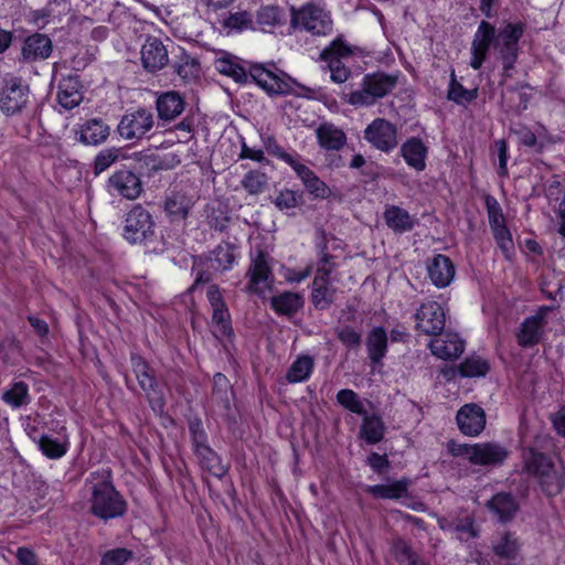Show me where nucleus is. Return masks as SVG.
I'll return each instance as SVG.
<instances>
[{"instance_id":"nucleus-1","label":"nucleus","mask_w":565,"mask_h":565,"mask_svg":"<svg viewBox=\"0 0 565 565\" xmlns=\"http://www.w3.org/2000/svg\"><path fill=\"white\" fill-rule=\"evenodd\" d=\"M523 34L524 25L521 22H509L497 31L494 25L482 20L471 42L470 66L473 70H480L488 57L490 49L493 47L502 62L503 81L511 77V72L519 57V42Z\"/></svg>"},{"instance_id":"nucleus-2","label":"nucleus","mask_w":565,"mask_h":565,"mask_svg":"<svg viewBox=\"0 0 565 565\" xmlns=\"http://www.w3.org/2000/svg\"><path fill=\"white\" fill-rule=\"evenodd\" d=\"M523 472L539 483L548 497L559 494L565 487V472L555 467L554 460L546 454L532 447L522 450Z\"/></svg>"},{"instance_id":"nucleus-3","label":"nucleus","mask_w":565,"mask_h":565,"mask_svg":"<svg viewBox=\"0 0 565 565\" xmlns=\"http://www.w3.org/2000/svg\"><path fill=\"white\" fill-rule=\"evenodd\" d=\"M448 449L455 457H463L472 465L484 467L501 466L510 454L507 447L493 441L472 445L450 441Z\"/></svg>"},{"instance_id":"nucleus-4","label":"nucleus","mask_w":565,"mask_h":565,"mask_svg":"<svg viewBox=\"0 0 565 565\" xmlns=\"http://www.w3.org/2000/svg\"><path fill=\"white\" fill-rule=\"evenodd\" d=\"M89 503L90 513L104 521L120 518L127 511L126 500L110 480L93 484Z\"/></svg>"},{"instance_id":"nucleus-5","label":"nucleus","mask_w":565,"mask_h":565,"mask_svg":"<svg viewBox=\"0 0 565 565\" xmlns=\"http://www.w3.org/2000/svg\"><path fill=\"white\" fill-rule=\"evenodd\" d=\"M397 84V77L385 73L364 76L361 88L349 94L348 102L353 106H371L377 99L391 93Z\"/></svg>"},{"instance_id":"nucleus-6","label":"nucleus","mask_w":565,"mask_h":565,"mask_svg":"<svg viewBox=\"0 0 565 565\" xmlns=\"http://www.w3.org/2000/svg\"><path fill=\"white\" fill-rule=\"evenodd\" d=\"M290 25L305 30L313 35H326L332 30L329 13L320 6L309 2L296 9L291 7Z\"/></svg>"},{"instance_id":"nucleus-7","label":"nucleus","mask_w":565,"mask_h":565,"mask_svg":"<svg viewBox=\"0 0 565 565\" xmlns=\"http://www.w3.org/2000/svg\"><path fill=\"white\" fill-rule=\"evenodd\" d=\"M154 115L148 108H138L127 111L120 119L117 131L127 141H139L146 137L154 127Z\"/></svg>"},{"instance_id":"nucleus-8","label":"nucleus","mask_w":565,"mask_h":565,"mask_svg":"<svg viewBox=\"0 0 565 565\" xmlns=\"http://www.w3.org/2000/svg\"><path fill=\"white\" fill-rule=\"evenodd\" d=\"M154 234V221L148 210L135 205L126 215L122 235L131 244H140Z\"/></svg>"},{"instance_id":"nucleus-9","label":"nucleus","mask_w":565,"mask_h":565,"mask_svg":"<svg viewBox=\"0 0 565 565\" xmlns=\"http://www.w3.org/2000/svg\"><path fill=\"white\" fill-rule=\"evenodd\" d=\"M248 75L270 96L288 95L294 90V81L287 74H277L262 64L252 65Z\"/></svg>"},{"instance_id":"nucleus-10","label":"nucleus","mask_w":565,"mask_h":565,"mask_svg":"<svg viewBox=\"0 0 565 565\" xmlns=\"http://www.w3.org/2000/svg\"><path fill=\"white\" fill-rule=\"evenodd\" d=\"M415 329L427 335H439L446 324L443 306L434 300L423 302L414 315Z\"/></svg>"},{"instance_id":"nucleus-11","label":"nucleus","mask_w":565,"mask_h":565,"mask_svg":"<svg viewBox=\"0 0 565 565\" xmlns=\"http://www.w3.org/2000/svg\"><path fill=\"white\" fill-rule=\"evenodd\" d=\"M364 139L375 149L388 153L398 145L397 127L384 118H376L364 130Z\"/></svg>"},{"instance_id":"nucleus-12","label":"nucleus","mask_w":565,"mask_h":565,"mask_svg":"<svg viewBox=\"0 0 565 565\" xmlns=\"http://www.w3.org/2000/svg\"><path fill=\"white\" fill-rule=\"evenodd\" d=\"M130 362L138 384L145 392L149 403L151 404V407L153 409L157 407L162 408L163 401L162 397L159 396L154 371L145 361V359L138 354H131Z\"/></svg>"},{"instance_id":"nucleus-13","label":"nucleus","mask_w":565,"mask_h":565,"mask_svg":"<svg viewBox=\"0 0 565 565\" xmlns=\"http://www.w3.org/2000/svg\"><path fill=\"white\" fill-rule=\"evenodd\" d=\"M456 423L462 435L478 437L486 428V412L478 404H465L457 412Z\"/></svg>"},{"instance_id":"nucleus-14","label":"nucleus","mask_w":565,"mask_h":565,"mask_svg":"<svg viewBox=\"0 0 565 565\" xmlns=\"http://www.w3.org/2000/svg\"><path fill=\"white\" fill-rule=\"evenodd\" d=\"M108 189L111 194L122 196L127 200H135L142 191V183L136 173L130 170L121 169L110 175Z\"/></svg>"},{"instance_id":"nucleus-15","label":"nucleus","mask_w":565,"mask_h":565,"mask_svg":"<svg viewBox=\"0 0 565 565\" xmlns=\"http://www.w3.org/2000/svg\"><path fill=\"white\" fill-rule=\"evenodd\" d=\"M29 99V86L21 81L11 79L0 93V108L7 115L20 113Z\"/></svg>"},{"instance_id":"nucleus-16","label":"nucleus","mask_w":565,"mask_h":565,"mask_svg":"<svg viewBox=\"0 0 565 565\" xmlns=\"http://www.w3.org/2000/svg\"><path fill=\"white\" fill-rule=\"evenodd\" d=\"M246 276L249 279L247 288L253 292H263L269 286L273 274L267 262V254L263 249H257L252 255Z\"/></svg>"},{"instance_id":"nucleus-17","label":"nucleus","mask_w":565,"mask_h":565,"mask_svg":"<svg viewBox=\"0 0 565 565\" xmlns=\"http://www.w3.org/2000/svg\"><path fill=\"white\" fill-rule=\"evenodd\" d=\"M142 67L151 73L162 70L169 62L168 50L156 36H148L141 46Z\"/></svg>"},{"instance_id":"nucleus-18","label":"nucleus","mask_w":565,"mask_h":565,"mask_svg":"<svg viewBox=\"0 0 565 565\" xmlns=\"http://www.w3.org/2000/svg\"><path fill=\"white\" fill-rule=\"evenodd\" d=\"M455 274L456 267L452 260L444 254H437L427 262V276L437 288L449 286L455 278Z\"/></svg>"},{"instance_id":"nucleus-19","label":"nucleus","mask_w":565,"mask_h":565,"mask_svg":"<svg viewBox=\"0 0 565 565\" xmlns=\"http://www.w3.org/2000/svg\"><path fill=\"white\" fill-rule=\"evenodd\" d=\"M350 50L340 41L332 42L321 52V60L329 63L331 79L335 83H344L349 76V70L342 64L340 57L348 56Z\"/></svg>"},{"instance_id":"nucleus-20","label":"nucleus","mask_w":565,"mask_h":565,"mask_svg":"<svg viewBox=\"0 0 565 565\" xmlns=\"http://www.w3.org/2000/svg\"><path fill=\"white\" fill-rule=\"evenodd\" d=\"M198 201L193 191L179 190L171 192L164 202V210L172 221L185 220Z\"/></svg>"},{"instance_id":"nucleus-21","label":"nucleus","mask_w":565,"mask_h":565,"mask_svg":"<svg viewBox=\"0 0 565 565\" xmlns=\"http://www.w3.org/2000/svg\"><path fill=\"white\" fill-rule=\"evenodd\" d=\"M185 107L183 96L175 90H168L157 94L156 109L159 119L163 121H172L180 116Z\"/></svg>"},{"instance_id":"nucleus-22","label":"nucleus","mask_w":565,"mask_h":565,"mask_svg":"<svg viewBox=\"0 0 565 565\" xmlns=\"http://www.w3.org/2000/svg\"><path fill=\"white\" fill-rule=\"evenodd\" d=\"M399 153L406 164L417 172L426 169L428 147L418 137H411L399 148Z\"/></svg>"},{"instance_id":"nucleus-23","label":"nucleus","mask_w":565,"mask_h":565,"mask_svg":"<svg viewBox=\"0 0 565 565\" xmlns=\"http://www.w3.org/2000/svg\"><path fill=\"white\" fill-rule=\"evenodd\" d=\"M429 349L434 355L443 360H454L465 350L463 341L456 333H446L444 337L433 339Z\"/></svg>"},{"instance_id":"nucleus-24","label":"nucleus","mask_w":565,"mask_h":565,"mask_svg":"<svg viewBox=\"0 0 565 565\" xmlns=\"http://www.w3.org/2000/svg\"><path fill=\"white\" fill-rule=\"evenodd\" d=\"M83 100V86L77 75L63 77L58 85L57 102L65 109H73Z\"/></svg>"},{"instance_id":"nucleus-25","label":"nucleus","mask_w":565,"mask_h":565,"mask_svg":"<svg viewBox=\"0 0 565 565\" xmlns=\"http://www.w3.org/2000/svg\"><path fill=\"white\" fill-rule=\"evenodd\" d=\"M109 126L102 119L86 120L76 130L77 140L87 146H97L106 141L109 136Z\"/></svg>"},{"instance_id":"nucleus-26","label":"nucleus","mask_w":565,"mask_h":565,"mask_svg":"<svg viewBox=\"0 0 565 565\" xmlns=\"http://www.w3.org/2000/svg\"><path fill=\"white\" fill-rule=\"evenodd\" d=\"M52 41L47 35L35 33L24 41L22 55L30 61L45 60L52 53Z\"/></svg>"},{"instance_id":"nucleus-27","label":"nucleus","mask_w":565,"mask_h":565,"mask_svg":"<svg viewBox=\"0 0 565 565\" xmlns=\"http://www.w3.org/2000/svg\"><path fill=\"white\" fill-rule=\"evenodd\" d=\"M487 508L494 513L502 523L511 521L519 510L514 497L507 492H500L493 495L492 499L488 501Z\"/></svg>"},{"instance_id":"nucleus-28","label":"nucleus","mask_w":565,"mask_h":565,"mask_svg":"<svg viewBox=\"0 0 565 565\" xmlns=\"http://www.w3.org/2000/svg\"><path fill=\"white\" fill-rule=\"evenodd\" d=\"M387 333L383 327L373 328L366 337L365 345L373 365L382 363L387 352Z\"/></svg>"},{"instance_id":"nucleus-29","label":"nucleus","mask_w":565,"mask_h":565,"mask_svg":"<svg viewBox=\"0 0 565 565\" xmlns=\"http://www.w3.org/2000/svg\"><path fill=\"white\" fill-rule=\"evenodd\" d=\"M335 288L330 278L315 276L312 281L311 301L316 309L324 310L334 301Z\"/></svg>"},{"instance_id":"nucleus-30","label":"nucleus","mask_w":565,"mask_h":565,"mask_svg":"<svg viewBox=\"0 0 565 565\" xmlns=\"http://www.w3.org/2000/svg\"><path fill=\"white\" fill-rule=\"evenodd\" d=\"M391 552L398 565H427L403 537L397 536L392 540Z\"/></svg>"},{"instance_id":"nucleus-31","label":"nucleus","mask_w":565,"mask_h":565,"mask_svg":"<svg viewBox=\"0 0 565 565\" xmlns=\"http://www.w3.org/2000/svg\"><path fill=\"white\" fill-rule=\"evenodd\" d=\"M386 225L396 233L412 231L415 226L414 217L404 209L391 205L384 212Z\"/></svg>"},{"instance_id":"nucleus-32","label":"nucleus","mask_w":565,"mask_h":565,"mask_svg":"<svg viewBox=\"0 0 565 565\" xmlns=\"http://www.w3.org/2000/svg\"><path fill=\"white\" fill-rule=\"evenodd\" d=\"M214 67L221 74L232 77L237 83H246L248 75L239 64L238 58L230 53H224L214 62Z\"/></svg>"},{"instance_id":"nucleus-33","label":"nucleus","mask_w":565,"mask_h":565,"mask_svg":"<svg viewBox=\"0 0 565 565\" xmlns=\"http://www.w3.org/2000/svg\"><path fill=\"white\" fill-rule=\"evenodd\" d=\"M319 145L328 150H339L347 141L345 134L332 124H322L317 130Z\"/></svg>"},{"instance_id":"nucleus-34","label":"nucleus","mask_w":565,"mask_h":565,"mask_svg":"<svg viewBox=\"0 0 565 565\" xmlns=\"http://www.w3.org/2000/svg\"><path fill=\"white\" fill-rule=\"evenodd\" d=\"M65 430L63 426L61 428L60 438H53L49 435H42L38 441L39 448L42 454L50 459H60L62 458L68 450V437L66 435H62V431Z\"/></svg>"},{"instance_id":"nucleus-35","label":"nucleus","mask_w":565,"mask_h":565,"mask_svg":"<svg viewBox=\"0 0 565 565\" xmlns=\"http://www.w3.org/2000/svg\"><path fill=\"white\" fill-rule=\"evenodd\" d=\"M174 73L184 82H191L200 77L201 67L198 60L182 51L172 62Z\"/></svg>"},{"instance_id":"nucleus-36","label":"nucleus","mask_w":565,"mask_h":565,"mask_svg":"<svg viewBox=\"0 0 565 565\" xmlns=\"http://www.w3.org/2000/svg\"><path fill=\"white\" fill-rule=\"evenodd\" d=\"M1 399L13 409L29 405L31 403L29 385L23 381L13 382L10 387L2 393Z\"/></svg>"},{"instance_id":"nucleus-37","label":"nucleus","mask_w":565,"mask_h":565,"mask_svg":"<svg viewBox=\"0 0 565 565\" xmlns=\"http://www.w3.org/2000/svg\"><path fill=\"white\" fill-rule=\"evenodd\" d=\"M542 321V316H532L522 322L518 333V343L521 347H532L539 342L541 337Z\"/></svg>"},{"instance_id":"nucleus-38","label":"nucleus","mask_w":565,"mask_h":565,"mask_svg":"<svg viewBox=\"0 0 565 565\" xmlns=\"http://www.w3.org/2000/svg\"><path fill=\"white\" fill-rule=\"evenodd\" d=\"M270 303L271 308L278 315L291 316L302 308L303 300L299 294L285 291L280 295L274 296Z\"/></svg>"},{"instance_id":"nucleus-39","label":"nucleus","mask_w":565,"mask_h":565,"mask_svg":"<svg viewBox=\"0 0 565 565\" xmlns=\"http://www.w3.org/2000/svg\"><path fill=\"white\" fill-rule=\"evenodd\" d=\"M363 416V422L360 430V436L370 445H374L380 443L385 433V426L381 417L375 415H367V413Z\"/></svg>"},{"instance_id":"nucleus-40","label":"nucleus","mask_w":565,"mask_h":565,"mask_svg":"<svg viewBox=\"0 0 565 565\" xmlns=\"http://www.w3.org/2000/svg\"><path fill=\"white\" fill-rule=\"evenodd\" d=\"M194 454L200 466L211 475L222 478L226 473V468L222 463L221 458L210 446L198 449Z\"/></svg>"},{"instance_id":"nucleus-41","label":"nucleus","mask_w":565,"mask_h":565,"mask_svg":"<svg viewBox=\"0 0 565 565\" xmlns=\"http://www.w3.org/2000/svg\"><path fill=\"white\" fill-rule=\"evenodd\" d=\"M408 481L398 480L390 484L369 486L367 492L377 499H399L407 493Z\"/></svg>"},{"instance_id":"nucleus-42","label":"nucleus","mask_w":565,"mask_h":565,"mask_svg":"<svg viewBox=\"0 0 565 565\" xmlns=\"http://www.w3.org/2000/svg\"><path fill=\"white\" fill-rule=\"evenodd\" d=\"M212 323L216 338L231 340L234 337L231 316L226 306L213 309Z\"/></svg>"},{"instance_id":"nucleus-43","label":"nucleus","mask_w":565,"mask_h":565,"mask_svg":"<svg viewBox=\"0 0 565 565\" xmlns=\"http://www.w3.org/2000/svg\"><path fill=\"white\" fill-rule=\"evenodd\" d=\"M268 182L267 173L255 169L244 174L241 185L249 195H259L267 189Z\"/></svg>"},{"instance_id":"nucleus-44","label":"nucleus","mask_w":565,"mask_h":565,"mask_svg":"<svg viewBox=\"0 0 565 565\" xmlns=\"http://www.w3.org/2000/svg\"><path fill=\"white\" fill-rule=\"evenodd\" d=\"M312 369V358L309 355H301L290 365L286 379L289 383L303 382L309 379Z\"/></svg>"},{"instance_id":"nucleus-45","label":"nucleus","mask_w":565,"mask_h":565,"mask_svg":"<svg viewBox=\"0 0 565 565\" xmlns=\"http://www.w3.org/2000/svg\"><path fill=\"white\" fill-rule=\"evenodd\" d=\"M126 159L121 148H106L98 152L94 160V174L98 175L119 160Z\"/></svg>"},{"instance_id":"nucleus-46","label":"nucleus","mask_w":565,"mask_h":565,"mask_svg":"<svg viewBox=\"0 0 565 565\" xmlns=\"http://www.w3.org/2000/svg\"><path fill=\"white\" fill-rule=\"evenodd\" d=\"M449 100L455 102L458 105H465L471 103L478 97V89H467L457 79L455 71L451 72V78L449 83V89L447 95Z\"/></svg>"},{"instance_id":"nucleus-47","label":"nucleus","mask_w":565,"mask_h":565,"mask_svg":"<svg viewBox=\"0 0 565 565\" xmlns=\"http://www.w3.org/2000/svg\"><path fill=\"white\" fill-rule=\"evenodd\" d=\"M236 246L230 242H222L213 250L215 268L220 270H228L233 267L236 259Z\"/></svg>"},{"instance_id":"nucleus-48","label":"nucleus","mask_w":565,"mask_h":565,"mask_svg":"<svg viewBox=\"0 0 565 565\" xmlns=\"http://www.w3.org/2000/svg\"><path fill=\"white\" fill-rule=\"evenodd\" d=\"M337 402L347 411L356 414V415H365L366 408L364 406L363 401L359 397V395L350 388L340 390L337 393Z\"/></svg>"},{"instance_id":"nucleus-49","label":"nucleus","mask_w":565,"mask_h":565,"mask_svg":"<svg viewBox=\"0 0 565 565\" xmlns=\"http://www.w3.org/2000/svg\"><path fill=\"white\" fill-rule=\"evenodd\" d=\"M489 369L488 361L478 355L467 358L458 367L463 377L484 376Z\"/></svg>"},{"instance_id":"nucleus-50","label":"nucleus","mask_w":565,"mask_h":565,"mask_svg":"<svg viewBox=\"0 0 565 565\" xmlns=\"http://www.w3.org/2000/svg\"><path fill=\"white\" fill-rule=\"evenodd\" d=\"M494 241L498 247L503 253L507 259H511L514 255V243L512 239V234L510 230L507 227L505 223L499 225L498 227H491Z\"/></svg>"},{"instance_id":"nucleus-51","label":"nucleus","mask_w":565,"mask_h":565,"mask_svg":"<svg viewBox=\"0 0 565 565\" xmlns=\"http://www.w3.org/2000/svg\"><path fill=\"white\" fill-rule=\"evenodd\" d=\"M319 249V259L317 266L316 276H323L324 278H330L331 274L335 268V264L332 262L333 256L328 253L327 244L324 242V237L322 236L321 241L317 244Z\"/></svg>"},{"instance_id":"nucleus-52","label":"nucleus","mask_w":565,"mask_h":565,"mask_svg":"<svg viewBox=\"0 0 565 565\" xmlns=\"http://www.w3.org/2000/svg\"><path fill=\"white\" fill-rule=\"evenodd\" d=\"M520 548L518 539L512 533H505L494 545V553L502 558H514Z\"/></svg>"},{"instance_id":"nucleus-53","label":"nucleus","mask_w":565,"mask_h":565,"mask_svg":"<svg viewBox=\"0 0 565 565\" xmlns=\"http://www.w3.org/2000/svg\"><path fill=\"white\" fill-rule=\"evenodd\" d=\"M339 341L349 349H358L362 343V334L351 326H339L334 329Z\"/></svg>"},{"instance_id":"nucleus-54","label":"nucleus","mask_w":565,"mask_h":565,"mask_svg":"<svg viewBox=\"0 0 565 565\" xmlns=\"http://www.w3.org/2000/svg\"><path fill=\"white\" fill-rule=\"evenodd\" d=\"M301 203H302V194L297 191L290 190V189L281 190L274 200V204L280 211L292 210V209L299 206Z\"/></svg>"},{"instance_id":"nucleus-55","label":"nucleus","mask_w":565,"mask_h":565,"mask_svg":"<svg viewBox=\"0 0 565 565\" xmlns=\"http://www.w3.org/2000/svg\"><path fill=\"white\" fill-rule=\"evenodd\" d=\"M284 13L281 9L276 6L263 7L257 12V22L266 28H274L282 23Z\"/></svg>"},{"instance_id":"nucleus-56","label":"nucleus","mask_w":565,"mask_h":565,"mask_svg":"<svg viewBox=\"0 0 565 565\" xmlns=\"http://www.w3.org/2000/svg\"><path fill=\"white\" fill-rule=\"evenodd\" d=\"M134 556L132 551L124 547L107 551L100 561V565H126Z\"/></svg>"},{"instance_id":"nucleus-57","label":"nucleus","mask_w":565,"mask_h":565,"mask_svg":"<svg viewBox=\"0 0 565 565\" xmlns=\"http://www.w3.org/2000/svg\"><path fill=\"white\" fill-rule=\"evenodd\" d=\"M189 431L191 435V443L194 451L210 446L207 443V435L200 419L196 418L190 422Z\"/></svg>"},{"instance_id":"nucleus-58","label":"nucleus","mask_w":565,"mask_h":565,"mask_svg":"<svg viewBox=\"0 0 565 565\" xmlns=\"http://www.w3.org/2000/svg\"><path fill=\"white\" fill-rule=\"evenodd\" d=\"M484 204L488 213L490 228L494 226L498 227L499 225L505 223L501 205L494 196L487 195L484 199Z\"/></svg>"},{"instance_id":"nucleus-59","label":"nucleus","mask_w":565,"mask_h":565,"mask_svg":"<svg viewBox=\"0 0 565 565\" xmlns=\"http://www.w3.org/2000/svg\"><path fill=\"white\" fill-rule=\"evenodd\" d=\"M451 530L455 533L456 539H458L461 542H468L469 540L475 539L478 535L473 520L471 518H466L465 520L457 522L456 524H454Z\"/></svg>"},{"instance_id":"nucleus-60","label":"nucleus","mask_w":565,"mask_h":565,"mask_svg":"<svg viewBox=\"0 0 565 565\" xmlns=\"http://www.w3.org/2000/svg\"><path fill=\"white\" fill-rule=\"evenodd\" d=\"M510 131L518 137L519 143L533 148L537 145V138L535 134L526 126L516 124L510 128Z\"/></svg>"},{"instance_id":"nucleus-61","label":"nucleus","mask_w":565,"mask_h":565,"mask_svg":"<svg viewBox=\"0 0 565 565\" xmlns=\"http://www.w3.org/2000/svg\"><path fill=\"white\" fill-rule=\"evenodd\" d=\"M280 156L282 157V161L288 163L295 170L303 184L316 175L310 168L297 161L290 153H281Z\"/></svg>"},{"instance_id":"nucleus-62","label":"nucleus","mask_w":565,"mask_h":565,"mask_svg":"<svg viewBox=\"0 0 565 565\" xmlns=\"http://www.w3.org/2000/svg\"><path fill=\"white\" fill-rule=\"evenodd\" d=\"M303 185L310 194L318 199H326L331 192L329 186L317 174Z\"/></svg>"},{"instance_id":"nucleus-63","label":"nucleus","mask_w":565,"mask_h":565,"mask_svg":"<svg viewBox=\"0 0 565 565\" xmlns=\"http://www.w3.org/2000/svg\"><path fill=\"white\" fill-rule=\"evenodd\" d=\"M252 25L250 15L247 12H236L231 14L224 21V26L227 29L243 30Z\"/></svg>"},{"instance_id":"nucleus-64","label":"nucleus","mask_w":565,"mask_h":565,"mask_svg":"<svg viewBox=\"0 0 565 565\" xmlns=\"http://www.w3.org/2000/svg\"><path fill=\"white\" fill-rule=\"evenodd\" d=\"M494 149L497 151L498 160H499L498 173L501 177H507L508 175L507 163H508V159H509L507 141L504 139L495 140Z\"/></svg>"}]
</instances>
